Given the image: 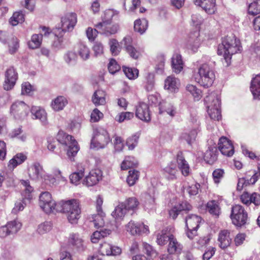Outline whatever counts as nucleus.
Returning a JSON list of instances; mask_svg holds the SVG:
<instances>
[{"mask_svg":"<svg viewBox=\"0 0 260 260\" xmlns=\"http://www.w3.org/2000/svg\"><path fill=\"white\" fill-rule=\"evenodd\" d=\"M242 50L239 40L234 36H226L222 39L221 43L217 48V54L222 55L226 63V66L231 63L232 56Z\"/></svg>","mask_w":260,"mask_h":260,"instance_id":"obj_1","label":"nucleus"},{"mask_svg":"<svg viewBox=\"0 0 260 260\" xmlns=\"http://www.w3.org/2000/svg\"><path fill=\"white\" fill-rule=\"evenodd\" d=\"M214 62L208 60L202 63L194 73L195 81L204 87L211 86L215 79V75L213 70Z\"/></svg>","mask_w":260,"mask_h":260,"instance_id":"obj_2","label":"nucleus"},{"mask_svg":"<svg viewBox=\"0 0 260 260\" xmlns=\"http://www.w3.org/2000/svg\"><path fill=\"white\" fill-rule=\"evenodd\" d=\"M204 101L210 118L213 120H219L221 118L220 97L212 92L206 96Z\"/></svg>","mask_w":260,"mask_h":260,"instance_id":"obj_3","label":"nucleus"},{"mask_svg":"<svg viewBox=\"0 0 260 260\" xmlns=\"http://www.w3.org/2000/svg\"><path fill=\"white\" fill-rule=\"evenodd\" d=\"M62 211L66 214L69 221L72 224L77 223L81 210L79 202L75 199L66 201L62 205Z\"/></svg>","mask_w":260,"mask_h":260,"instance_id":"obj_4","label":"nucleus"},{"mask_svg":"<svg viewBox=\"0 0 260 260\" xmlns=\"http://www.w3.org/2000/svg\"><path fill=\"white\" fill-rule=\"evenodd\" d=\"M21 182L24 187L22 193V202L21 201H18L15 203L14 207L12 210V213L15 214H17L19 211H22L24 209L23 204L26 205L28 203H30L32 197V188L30 185L29 181L28 180H22L21 181Z\"/></svg>","mask_w":260,"mask_h":260,"instance_id":"obj_5","label":"nucleus"},{"mask_svg":"<svg viewBox=\"0 0 260 260\" xmlns=\"http://www.w3.org/2000/svg\"><path fill=\"white\" fill-rule=\"evenodd\" d=\"M34 181L42 184L54 185L56 183V179L52 176L47 175L42 167L39 163L34 165Z\"/></svg>","mask_w":260,"mask_h":260,"instance_id":"obj_6","label":"nucleus"},{"mask_svg":"<svg viewBox=\"0 0 260 260\" xmlns=\"http://www.w3.org/2000/svg\"><path fill=\"white\" fill-rule=\"evenodd\" d=\"M31 110L29 106L23 101H16L11 106L10 114L15 119L23 120Z\"/></svg>","mask_w":260,"mask_h":260,"instance_id":"obj_7","label":"nucleus"},{"mask_svg":"<svg viewBox=\"0 0 260 260\" xmlns=\"http://www.w3.org/2000/svg\"><path fill=\"white\" fill-rule=\"evenodd\" d=\"M230 217L233 224L241 226L246 223L248 215L244 208L238 204L233 206Z\"/></svg>","mask_w":260,"mask_h":260,"instance_id":"obj_8","label":"nucleus"},{"mask_svg":"<svg viewBox=\"0 0 260 260\" xmlns=\"http://www.w3.org/2000/svg\"><path fill=\"white\" fill-rule=\"evenodd\" d=\"M202 221L201 217L196 214H189L185 218V224L188 231L186 232L187 237L193 239L197 235V230Z\"/></svg>","mask_w":260,"mask_h":260,"instance_id":"obj_9","label":"nucleus"},{"mask_svg":"<svg viewBox=\"0 0 260 260\" xmlns=\"http://www.w3.org/2000/svg\"><path fill=\"white\" fill-rule=\"evenodd\" d=\"M39 206L46 213H50L54 210L56 203L48 191L42 192L39 196Z\"/></svg>","mask_w":260,"mask_h":260,"instance_id":"obj_10","label":"nucleus"},{"mask_svg":"<svg viewBox=\"0 0 260 260\" xmlns=\"http://www.w3.org/2000/svg\"><path fill=\"white\" fill-rule=\"evenodd\" d=\"M77 22V16L75 13L69 12L61 18V31H71L74 28Z\"/></svg>","mask_w":260,"mask_h":260,"instance_id":"obj_11","label":"nucleus"},{"mask_svg":"<svg viewBox=\"0 0 260 260\" xmlns=\"http://www.w3.org/2000/svg\"><path fill=\"white\" fill-rule=\"evenodd\" d=\"M125 230L133 236H140L149 233L148 226L143 223L136 222L130 221L126 225Z\"/></svg>","mask_w":260,"mask_h":260,"instance_id":"obj_12","label":"nucleus"},{"mask_svg":"<svg viewBox=\"0 0 260 260\" xmlns=\"http://www.w3.org/2000/svg\"><path fill=\"white\" fill-rule=\"evenodd\" d=\"M18 75L13 67H10L5 72L3 87L5 90H10L15 86Z\"/></svg>","mask_w":260,"mask_h":260,"instance_id":"obj_13","label":"nucleus"},{"mask_svg":"<svg viewBox=\"0 0 260 260\" xmlns=\"http://www.w3.org/2000/svg\"><path fill=\"white\" fill-rule=\"evenodd\" d=\"M111 23H98L95 27L98 29L99 32L101 34L109 36L115 34L119 29V25L118 24H114L109 25Z\"/></svg>","mask_w":260,"mask_h":260,"instance_id":"obj_14","label":"nucleus"},{"mask_svg":"<svg viewBox=\"0 0 260 260\" xmlns=\"http://www.w3.org/2000/svg\"><path fill=\"white\" fill-rule=\"evenodd\" d=\"M102 177V172L100 170H92L85 177L83 183L87 186H92L99 182Z\"/></svg>","mask_w":260,"mask_h":260,"instance_id":"obj_15","label":"nucleus"},{"mask_svg":"<svg viewBox=\"0 0 260 260\" xmlns=\"http://www.w3.org/2000/svg\"><path fill=\"white\" fill-rule=\"evenodd\" d=\"M56 139L60 144L66 146H78V142L74 137L62 131L58 132Z\"/></svg>","mask_w":260,"mask_h":260,"instance_id":"obj_16","label":"nucleus"},{"mask_svg":"<svg viewBox=\"0 0 260 260\" xmlns=\"http://www.w3.org/2000/svg\"><path fill=\"white\" fill-rule=\"evenodd\" d=\"M136 116L142 121L149 122L151 117L148 105L144 103H140L136 107Z\"/></svg>","mask_w":260,"mask_h":260,"instance_id":"obj_17","label":"nucleus"},{"mask_svg":"<svg viewBox=\"0 0 260 260\" xmlns=\"http://www.w3.org/2000/svg\"><path fill=\"white\" fill-rule=\"evenodd\" d=\"M201 43V40L200 38V32L197 30L189 36L186 43V47L188 50L193 52L197 51Z\"/></svg>","mask_w":260,"mask_h":260,"instance_id":"obj_18","label":"nucleus"},{"mask_svg":"<svg viewBox=\"0 0 260 260\" xmlns=\"http://www.w3.org/2000/svg\"><path fill=\"white\" fill-rule=\"evenodd\" d=\"M180 85V80L173 76H169L164 82V88L170 93H177Z\"/></svg>","mask_w":260,"mask_h":260,"instance_id":"obj_19","label":"nucleus"},{"mask_svg":"<svg viewBox=\"0 0 260 260\" xmlns=\"http://www.w3.org/2000/svg\"><path fill=\"white\" fill-rule=\"evenodd\" d=\"M99 251L103 255H116L121 253V249L105 242L100 244Z\"/></svg>","mask_w":260,"mask_h":260,"instance_id":"obj_20","label":"nucleus"},{"mask_svg":"<svg viewBox=\"0 0 260 260\" xmlns=\"http://www.w3.org/2000/svg\"><path fill=\"white\" fill-rule=\"evenodd\" d=\"M122 42L125 50L129 56L135 59H138L140 56V52L139 50L132 45V38L130 36H126L123 39Z\"/></svg>","mask_w":260,"mask_h":260,"instance_id":"obj_21","label":"nucleus"},{"mask_svg":"<svg viewBox=\"0 0 260 260\" xmlns=\"http://www.w3.org/2000/svg\"><path fill=\"white\" fill-rule=\"evenodd\" d=\"M194 3L209 14H214L216 11L215 0H194Z\"/></svg>","mask_w":260,"mask_h":260,"instance_id":"obj_22","label":"nucleus"},{"mask_svg":"<svg viewBox=\"0 0 260 260\" xmlns=\"http://www.w3.org/2000/svg\"><path fill=\"white\" fill-rule=\"evenodd\" d=\"M176 160L179 169L184 176L189 175L190 169L189 166L185 160L182 152H179L176 156Z\"/></svg>","mask_w":260,"mask_h":260,"instance_id":"obj_23","label":"nucleus"},{"mask_svg":"<svg viewBox=\"0 0 260 260\" xmlns=\"http://www.w3.org/2000/svg\"><path fill=\"white\" fill-rule=\"evenodd\" d=\"M39 34L34 35V49L39 47L42 42L43 36L48 37L51 33V29L46 26H40Z\"/></svg>","mask_w":260,"mask_h":260,"instance_id":"obj_24","label":"nucleus"},{"mask_svg":"<svg viewBox=\"0 0 260 260\" xmlns=\"http://www.w3.org/2000/svg\"><path fill=\"white\" fill-rule=\"evenodd\" d=\"M119 12L113 9H109L105 10L102 16V22L100 23H111L113 19L119 18Z\"/></svg>","mask_w":260,"mask_h":260,"instance_id":"obj_25","label":"nucleus"},{"mask_svg":"<svg viewBox=\"0 0 260 260\" xmlns=\"http://www.w3.org/2000/svg\"><path fill=\"white\" fill-rule=\"evenodd\" d=\"M250 88L253 99L260 100V74L252 79Z\"/></svg>","mask_w":260,"mask_h":260,"instance_id":"obj_26","label":"nucleus"},{"mask_svg":"<svg viewBox=\"0 0 260 260\" xmlns=\"http://www.w3.org/2000/svg\"><path fill=\"white\" fill-rule=\"evenodd\" d=\"M218 240L221 248L224 249L229 247L232 241L230 232L228 230L221 231L219 234Z\"/></svg>","mask_w":260,"mask_h":260,"instance_id":"obj_27","label":"nucleus"},{"mask_svg":"<svg viewBox=\"0 0 260 260\" xmlns=\"http://www.w3.org/2000/svg\"><path fill=\"white\" fill-rule=\"evenodd\" d=\"M198 131V125L196 128L191 131L189 134L183 133L180 137V140L183 144L185 145L186 144L188 145H192L196 140Z\"/></svg>","mask_w":260,"mask_h":260,"instance_id":"obj_28","label":"nucleus"},{"mask_svg":"<svg viewBox=\"0 0 260 260\" xmlns=\"http://www.w3.org/2000/svg\"><path fill=\"white\" fill-rule=\"evenodd\" d=\"M76 52L81 59L83 61L89 59L90 57V48L83 43H81L78 45L76 48Z\"/></svg>","mask_w":260,"mask_h":260,"instance_id":"obj_29","label":"nucleus"},{"mask_svg":"<svg viewBox=\"0 0 260 260\" xmlns=\"http://www.w3.org/2000/svg\"><path fill=\"white\" fill-rule=\"evenodd\" d=\"M171 63L173 71L176 74L180 73L183 68L184 63L180 54H175L173 55Z\"/></svg>","mask_w":260,"mask_h":260,"instance_id":"obj_30","label":"nucleus"},{"mask_svg":"<svg viewBox=\"0 0 260 260\" xmlns=\"http://www.w3.org/2000/svg\"><path fill=\"white\" fill-rule=\"evenodd\" d=\"M217 147H208L204 154V159L208 164H213L217 158Z\"/></svg>","mask_w":260,"mask_h":260,"instance_id":"obj_31","label":"nucleus"},{"mask_svg":"<svg viewBox=\"0 0 260 260\" xmlns=\"http://www.w3.org/2000/svg\"><path fill=\"white\" fill-rule=\"evenodd\" d=\"M128 210L123 203H120L115 207L114 211L112 213V216L116 220H121L125 215Z\"/></svg>","mask_w":260,"mask_h":260,"instance_id":"obj_32","label":"nucleus"},{"mask_svg":"<svg viewBox=\"0 0 260 260\" xmlns=\"http://www.w3.org/2000/svg\"><path fill=\"white\" fill-rule=\"evenodd\" d=\"M106 93L102 90H96L93 93L92 97V102L98 106L100 105H104L106 104Z\"/></svg>","mask_w":260,"mask_h":260,"instance_id":"obj_33","label":"nucleus"},{"mask_svg":"<svg viewBox=\"0 0 260 260\" xmlns=\"http://www.w3.org/2000/svg\"><path fill=\"white\" fill-rule=\"evenodd\" d=\"M67 104L64 96H58L52 101L51 106L54 111H58L62 110Z\"/></svg>","mask_w":260,"mask_h":260,"instance_id":"obj_34","label":"nucleus"},{"mask_svg":"<svg viewBox=\"0 0 260 260\" xmlns=\"http://www.w3.org/2000/svg\"><path fill=\"white\" fill-rule=\"evenodd\" d=\"M69 243L77 249H83L84 247V241L78 234H70Z\"/></svg>","mask_w":260,"mask_h":260,"instance_id":"obj_35","label":"nucleus"},{"mask_svg":"<svg viewBox=\"0 0 260 260\" xmlns=\"http://www.w3.org/2000/svg\"><path fill=\"white\" fill-rule=\"evenodd\" d=\"M26 158V156L23 153H18L10 160L8 167L10 170H13L17 166L23 163Z\"/></svg>","mask_w":260,"mask_h":260,"instance_id":"obj_36","label":"nucleus"},{"mask_svg":"<svg viewBox=\"0 0 260 260\" xmlns=\"http://www.w3.org/2000/svg\"><path fill=\"white\" fill-rule=\"evenodd\" d=\"M156 236L157 243L162 246L166 244L173 235L169 233L167 230H163L158 233Z\"/></svg>","mask_w":260,"mask_h":260,"instance_id":"obj_37","label":"nucleus"},{"mask_svg":"<svg viewBox=\"0 0 260 260\" xmlns=\"http://www.w3.org/2000/svg\"><path fill=\"white\" fill-rule=\"evenodd\" d=\"M164 171L168 179L173 180L177 179L178 170L175 162H171L168 164L164 169Z\"/></svg>","mask_w":260,"mask_h":260,"instance_id":"obj_38","label":"nucleus"},{"mask_svg":"<svg viewBox=\"0 0 260 260\" xmlns=\"http://www.w3.org/2000/svg\"><path fill=\"white\" fill-rule=\"evenodd\" d=\"M34 116L37 119H39L43 125L47 123V113L45 110L41 107L34 108Z\"/></svg>","mask_w":260,"mask_h":260,"instance_id":"obj_39","label":"nucleus"},{"mask_svg":"<svg viewBox=\"0 0 260 260\" xmlns=\"http://www.w3.org/2000/svg\"><path fill=\"white\" fill-rule=\"evenodd\" d=\"M144 86L147 91H152L154 89L155 81L154 75L152 73H148L145 78Z\"/></svg>","mask_w":260,"mask_h":260,"instance_id":"obj_40","label":"nucleus"},{"mask_svg":"<svg viewBox=\"0 0 260 260\" xmlns=\"http://www.w3.org/2000/svg\"><path fill=\"white\" fill-rule=\"evenodd\" d=\"M63 59L68 66H74L77 62V54L75 52L69 51L64 54Z\"/></svg>","mask_w":260,"mask_h":260,"instance_id":"obj_41","label":"nucleus"},{"mask_svg":"<svg viewBox=\"0 0 260 260\" xmlns=\"http://www.w3.org/2000/svg\"><path fill=\"white\" fill-rule=\"evenodd\" d=\"M111 233L109 230L104 229L101 231H96L92 233L90 237V240L93 243H98L99 240L109 235Z\"/></svg>","mask_w":260,"mask_h":260,"instance_id":"obj_42","label":"nucleus"},{"mask_svg":"<svg viewBox=\"0 0 260 260\" xmlns=\"http://www.w3.org/2000/svg\"><path fill=\"white\" fill-rule=\"evenodd\" d=\"M206 210L211 214L215 216H218L220 212V209L218 203L214 200L208 202L206 205Z\"/></svg>","mask_w":260,"mask_h":260,"instance_id":"obj_43","label":"nucleus"},{"mask_svg":"<svg viewBox=\"0 0 260 260\" xmlns=\"http://www.w3.org/2000/svg\"><path fill=\"white\" fill-rule=\"evenodd\" d=\"M148 27V21L145 19H137L134 22V30L143 34L147 29Z\"/></svg>","mask_w":260,"mask_h":260,"instance_id":"obj_44","label":"nucleus"},{"mask_svg":"<svg viewBox=\"0 0 260 260\" xmlns=\"http://www.w3.org/2000/svg\"><path fill=\"white\" fill-rule=\"evenodd\" d=\"M51 45L52 49L55 51L63 49L66 48L67 42L61 37L56 36Z\"/></svg>","mask_w":260,"mask_h":260,"instance_id":"obj_45","label":"nucleus"},{"mask_svg":"<svg viewBox=\"0 0 260 260\" xmlns=\"http://www.w3.org/2000/svg\"><path fill=\"white\" fill-rule=\"evenodd\" d=\"M181 246L177 241V240L174 236L171 237L169 241L168 245V251L170 254H174L175 253H179L181 250Z\"/></svg>","mask_w":260,"mask_h":260,"instance_id":"obj_46","label":"nucleus"},{"mask_svg":"<svg viewBox=\"0 0 260 260\" xmlns=\"http://www.w3.org/2000/svg\"><path fill=\"white\" fill-rule=\"evenodd\" d=\"M138 164V161L134 157L126 156L121 164V168L123 170H126L136 167Z\"/></svg>","mask_w":260,"mask_h":260,"instance_id":"obj_47","label":"nucleus"},{"mask_svg":"<svg viewBox=\"0 0 260 260\" xmlns=\"http://www.w3.org/2000/svg\"><path fill=\"white\" fill-rule=\"evenodd\" d=\"M186 90L193 97L195 101L200 100L202 96L201 90L192 84H187L186 86Z\"/></svg>","mask_w":260,"mask_h":260,"instance_id":"obj_48","label":"nucleus"},{"mask_svg":"<svg viewBox=\"0 0 260 260\" xmlns=\"http://www.w3.org/2000/svg\"><path fill=\"white\" fill-rule=\"evenodd\" d=\"M140 172L134 169L130 170L126 179V182L129 186L134 185L138 180Z\"/></svg>","mask_w":260,"mask_h":260,"instance_id":"obj_49","label":"nucleus"},{"mask_svg":"<svg viewBox=\"0 0 260 260\" xmlns=\"http://www.w3.org/2000/svg\"><path fill=\"white\" fill-rule=\"evenodd\" d=\"M24 21V15L21 11L15 12L10 18L9 22L13 26H16Z\"/></svg>","mask_w":260,"mask_h":260,"instance_id":"obj_50","label":"nucleus"},{"mask_svg":"<svg viewBox=\"0 0 260 260\" xmlns=\"http://www.w3.org/2000/svg\"><path fill=\"white\" fill-rule=\"evenodd\" d=\"M105 213L104 212L102 213H97V214L92 216V221L95 228H99L102 227L105 224L104 217Z\"/></svg>","mask_w":260,"mask_h":260,"instance_id":"obj_51","label":"nucleus"},{"mask_svg":"<svg viewBox=\"0 0 260 260\" xmlns=\"http://www.w3.org/2000/svg\"><path fill=\"white\" fill-rule=\"evenodd\" d=\"M84 172V168L81 167L78 172L72 173L70 176L71 182L75 185L79 184L83 176Z\"/></svg>","mask_w":260,"mask_h":260,"instance_id":"obj_52","label":"nucleus"},{"mask_svg":"<svg viewBox=\"0 0 260 260\" xmlns=\"http://www.w3.org/2000/svg\"><path fill=\"white\" fill-rule=\"evenodd\" d=\"M9 52L11 54L15 53L19 47V40L16 37H12L8 42Z\"/></svg>","mask_w":260,"mask_h":260,"instance_id":"obj_53","label":"nucleus"},{"mask_svg":"<svg viewBox=\"0 0 260 260\" xmlns=\"http://www.w3.org/2000/svg\"><path fill=\"white\" fill-rule=\"evenodd\" d=\"M7 225L11 235L16 234L22 226L21 223L17 220L8 222Z\"/></svg>","mask_w":260,"mask_h":260,"instance_id":"obj_54","label":"nucleus"},{"mask_svg":"<svg viewBox=\"0 0 260 260\" xmlns=\"http://www.w3.org/2000/svg\"><path fill=\"white\" fill-rule=\"evenodd\" d=\"M248 13L253 16L260 13V0H255L248 5Z\"/></svg>","mask_w":260,"mask_h":260,"instance_id":"obj_55","label":"nucleus"},{"mask_svg":"<svg viewBox=\"0 0 260 260\" xmlns=\"http://www.w3.org/2000/svg\"><path fill=\"white\" fill-rule=\"evenodd\" d=\"M128 210H135L138 209L139 202L138 199L135 197L128 198L124 203H123Z\"/></svg>","mask_w":260,"mask_h":260,"instance_id":"obj_56","label":"nucleus"},{"mask_svg":"<svg viewBox=\"0 0 260 260\" xmlns=\"http://www.w3.org/2000/svg\"><path fill=\"white\" fill-rule=\"evenodd\" d=\"M109 45L110 48V51L113 55H117L120 52L121 48L118 42L116 39H110Z\"/></svg>","mask_w":260,"mask_h":260,"instance_id":"obj_57","label":"nucleus"},{"mask_svg":"<svg viewBox=\"0 0 260 260\" xmlns=\"http://www.w3.org/2000/svg\"><path fill=\"white\" fill-rule=\"evenodd\" d=\"M123 72L126 76L131 80H134L138 78L139 71L136 68L124 67Z\"/></svg>","mask_w":260,"mask_h":260,"instance_id":"obj_58","label":"nucleus"},{"mask_svg":"<svg viewBox=\"0 0 260 260\" xmlns=\"http://www.w3.org/2000/svg\"><path fill=\"white\" fill-rule=\"evenodd\" d=\"M51 228V223L49 221H45L38 225L37 232L40 235H43L50 231Z\"/></svg>","mask_w":260,"mask_h":260,"instance_id":"obj_59","label":"nucleus"},{"mask_svg":"<svg viewBox=\"0 0 260 260\" xmlns=\"http://www.w3.org/2000/svg\"><path fill=\"white\" fill-rule=\"evenodd\" d=\"M164 112H166L167 114L169 115L171 117L174 116L176 113L175 108L170 104H166L164 108H163L162 106L159 107V113L160 114H162Z\"/></svg>","mask_w":260,"mask_h":260,"instance_id":"obj_60","label":"nucleus"},{"mask_svg":"<svg viewBox=\"0 0 260 260\" xmlns=\"http://www.w3.org/2000/svg\"><path fill=\"white\" fill-rule=\"evenodd\" d=\"M200 185L199 183H192L184 188V190L190 196H195L199 192Z\"/></svg>","mask_w":260,"mask_h":260,"instance_id":"obj_61","label":"nucleus"},{"mask_svg":"<svg viewBox=\"0 0 260 260\" xmlns=\"http://www.w3.org/2000/svg\"><path fill=\"white\" fill-rule=\"evenodd\" d=\"M134 117V113L130 112H121L116 117V120L121 123L125 120H130Z\"/></svg>","mask_w":260,"mask_h":260,"instance_id":"obj_62","label":"nucleus"},{"mask_svg":"<svg viewBox=\"0 0 260 260\" xmlns=\"http://www.w3.org/2000/svg\"><path fill=\"white\" fill-rule=\"evenodd\" d=\"M143 247L144 252L149 257L153 258L156 256L157 252L150 245L147 243H143Z\"/></svg>","mask_w":260,"mask_h":260,"instance_id":"obj_63","label":"nucleus"},{"mask_svg":"<svg viewBox=\"0 0 260 260\" xmlns=\"http://www.w3.org/2000/svg\"><path fill=\"white\" fill-rule=\"evenodd\" d=\"M108 70L110 74H114L120 69V66L114 59H111L108 64Z\"/></svg>","mask_w":260,"mask_h":260,"instance_id":"obj_64","label":"nucleus"}]
</instances>
